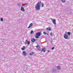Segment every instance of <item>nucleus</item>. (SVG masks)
Masks as SVG:
<instances>
[{
	"label": "nucleus",
	"mask_w": 73,
	"mask_h": 73,
	"mask_svg": "<svg viewBox=\"0 0 73 73\" xmlns=\"http://www.w3.org/2000/svg\"><path fill=\"white\" fill-rule=\"evenodd\" d=\"M41 4V2L39 1L36 4L35 7L36 10H40V4Z\"/></svg>",
	"instance_id": "obj_1"
},
{
	"label": "nucleus",
	"mask_w": 73,
	"mask_h": 73,
	"mask_svg": "<svg viewBox=\"0 0 73 73\" xmlns=\"http://www.w3.org/2000/svg\"><path fill=\"white\" fill-rule=\"evenodd\" d=\"M41 32H38L36 33V35L38 36H40L41 35Z\"/></svg>",
	"instance_id": "obj_2"
},
{
	"label": "nucleus",
	"mask_w": 73,
	"mask_h": 73,
	"mask_svg": "<svg viewBox=\"0 0 73 73\" xmlns=\"http://www.w3.org/2000/svg\"><path fill=\"white\" fill-rule=\"evenodd\" d=\"M28 44V45H29V44H30V41H28L27 40H26L25 42V44Z\"/></svg>",
	"instance_id": "obj_3"
},
{
	"label": "nucleus",
	"mask_w": 73,
	"mask_h": 73,
	"mask_svg": "<svg viewBox=\"0 0 73 73\" xmlns=\"http://www.w3.org/2000/svg\"><path fill=\"white\" fill-rule=\"evenodd\" d=\"M52 21L53 24H54V25L56 24V20H55V19H53L52 20Z\"/></svg>",
	"instance_id": "obj_4"
},
{
	"label": "nucleus",
	"mask_w": 73,
	"mask_h": 73,
	"mask_svg": "<svg viewBox=\"0 0 73 73\" xmlns=\"http://www.w3.org/2000/svg\"><path fill=\"white\" fill-rule=\"evenodd\" d=\"M64 38L66 39H67L68 38V36L67 34H65L64 35Z\"/></svg>",
	"instance_id": "obj_5"
},
{
	"label": "nucleus",
	"mask_w": 73,
	"mask_h": 73,
	"mask_svg": "<svg viewBox=\"0 0 73 73\" xmlns=\"http://www.w3.org/2000/svg\"><path fill=\"white\" fill-rule=\"evenodd\" d=\"M21 8V11H22L23 12H24V11H25V9H24V7L23 6H22Z\"/></svg>",
	"instance_id": "obj_6"
},
{
	"label": "nucleus",
	"mask_w": 73,
	"mask_h": 73,
	"mask_svg": "<svg viewBox=\"0 0 73 73\" xmlns=\"http://www.w3.org/2000/svg\"><path fill=\"white\" fill-rule=\"evenodd\" d=\"M32 25H33V24L32 23H31L29 27H28V29H29V28H31V27L32 26Z\"/></svg>",
	"instance_id": "obj_7"
},
{
	"label": "nucleus",
	"mask_w": 73,
	"mask_h": 73,
	"mask_svg": "<svg viewBox=\"0 0 73 73\" xmlns=\"http://www.w3.org/2000/svg\"><path fill=\"white\" fill-rule=\"evenodd\" d=\"M27 53L25 52V51H23V55H24V56H27Z\"/></svg>",
	"instance_id": "obj_8"
},
{
	"label": "nucleus",
	"mask_w": 73,
	"mask_h": 73,
	"mask_svg": "<svg viewBox=\"0 0 73 73\" xmlns=\"http://www.w3.org/2000/svg\"><path fill=\"white\" fill-rule=\"evenodd\" d=\"M46 29L48 31H51V29L50 27H48V28H46Z\"/></svg>",
	"instance_id": "obj_9"
},
{
	"label": "nucleus",
	"mask_w": 73,
	"mask_h": 73,
	"mask_svg": "<svg viewBox=\"0 0 73 73\" xmlns=\"http://www.w3.org/2000/svg\"><path fill=\"white\" fill-rule=\"evenodd\" d=\"M42 51H44L43 52L44 53L45 52V48H44L42 49Z\"/></svg>",
	"instance_id": "obj_10"
},
{
	"label": "nucleus",
	"mask_w": 73,
	"mask_h": 73,
	"mask_svg": "<svg viewBox=\"0 0 73 73\" xmlns=\"http://www.w3.org/2000/svg\"><path fill=\"white\" fill-rule=\"evenodd\" d=\"M25 49V46H23V48H21V49L22 50H24Z\"/></svg>",
	"instance_id": "obj_11"
},
{
	"label": "nucleus",
	"mask_w": 73,
	"mask_h": 73,
	"mask_svg": "<svg viewBox=\"0 0 73 73\" xmlns=\"http://www.w3.org/2000/svg\"><path fill=\"white\" fill-rule=\"evenodd\" d=\"M36 48H37V49H38V50H39V48H40V46H38V45L36 46Z\"/></svg>",
	"instance_id": "obj_12"
},
{
	"label": "nucleus",
	"mask_w": 73,
	"mask_h": 73,
	"mask_svg": "<svg viewBox=\"0 0 73 73\" xmlns=\"http://www.w3.org/2000/svg\"><path fill=\"white\" fill-rule=\"evenodd\" d=\"M31 41H32V42H35V41H36V40H35V39L33 38V39H31Z\"/></svg>",
	"instance_id": "obj_13"
},
{
	"label": "nucleus",
	"mask_w": 73,
	"mask_h": 73,
	"mask_svg": "<svg viewBox=\"0 0 73 73\" xmlns=\"http://www.w3.org/2000/svg\"><path fill=\"white\" fill-rule=\"evenodd\" d=\"M33 54H34V53L33 52H31L30 54V56H32V55H33Z\"/></svg>",
	"instance_id": "obj_14"
},
{
	"label": "nucleus",
	"mask_w": 73,
	"mask_h": 73,
	"mask_svg": "<svg viewBox=\"0 0 73 73\" xmlns=\"http://www.w3.org/2000/svg\"><path fill=\"white\" fill-rule=\"evenodd\" d=\"M57 67L58 69H61V66H57Z\"/></svg>",
	"instance_id": "obj_15"
},
{
	"label": "nucleus",
	"mask_w": 73,
	"mask_h": 73,
	"mask_svg": "<svg viewBox=\"0 0 73 73\" xmlns=\"http://www.w3.org/2000/svg\"><path fill=\"white\" fill-rule=\"evenodd\" d=\"M67 34L68 35H69V36H70V32H68L67 33Z\"/></svg>",
	"instance_id": "obj_16"
},
{
	"label": "nucleus",
	"mask_w": 73,
	"mask_h": 73,
	"mask_svg": "<svg viewBox=\"0 0 73 73\" xmlns=\"http://www.w3.org/2000/svg\"><path fill=\"white\" fill-rule=\"evenodd\" d=\"M61 1H62L63 3H65V0H61Z\"/></svg>",
	"instance_id": "obj_17"
},
{
	"label": "nucleus",
	"mask_w": 73,
	"mask_h": 73,
	"mask_svg": "<svg viewBox=\"0 0 73 73\" xmlns=\"http://www.w3.org/2000/svg\"><path fill=\"white\" fill-rule=\"evenodd\" d=\"M38 36H37V35H36V36H35V37L36 38H38Z\"/></svg>",
	"instance_id": "obj_18"
},
{
	"label": "nucleus",
	"mask_w": 73,
	"mask_h": 73,
	"mask_svg": "<svg viewBox=\"0 0 73 73\" xmlns=\"http://www.w3.org/2000/svg\"><path fill=\"white\" fill-rule=\"evenodd\" d=\"M1 21H3V18H1Z\"/></svg>",
	"instance_id": "obj_19"
},
{
	"label": "nucleus",
	"mask_w": 73,
	"mask_h": 73,
	"mask_svg": "<svg viewBox=\"0 0 73 73\" xmlns=\"http://www.w3.org/2000/svg\"><path fill=\"white\" fill-rule=\"evenodd\" d=\"M41 4H42V7H44V3H41Z\"/></svg>",
	"instance_id": "obj_20"
},
{
	"label": "nucleus",
	"mask_w": 73,
	"mask_h": 73,
	"mask_svg": "<svg viewBox=\"0 0 73 73\" xmlns=\"http://www.w3.org/2000/svg\"><path fill=\"white\" fill-rule=\"evenodd\" d=\"M33 33V31H32L31 33V34H32V33Z\"/></svg>",
	"instance_id": "obj_21"
},
{
	"label": "nucleus",
	"mask_w": 73,
	"mask_h": 73,
	"mask_svg": "<svg viewBox=\"0 0 73 73\" xmlns=\"http://www.w3.org/2000/svg\"><path fill=\"white\" fill-rule=\"evenodd\" d=\"M43 33L44 35H46V32H43Z\"/></svg>",
	"instance_id": "obj_22"
},
{
	"label": "nucleus",
	"mask_w": 73,
	"mask_h": 73,
	"mask_svg": "<svg viewBox=\"0 0 73 73\" xmlns=\"http://www.w3.org/2000/svg\"><path fill=\"white\" fill-rule=\"evenodd\" d=\"M54 49V47L51 48V50H53Z\"/></svg>",
	"instance_id": "obj_23"
},
{
	"label": "nucleus",
	"mask_w": 73,
	"mask_h": 73,
	"mask_svg": "<svg viewBox=\"0 0 73 73\" xmlns=\"http://www.w3.org/2000/svg\"><path fill=\"white\" fill-rule=\"evenodd\" d=\"M18 5H19V6H21V5H20V3H19V4H18Z\"/></svg>",
	"instance_id": "obj_24"
},
{
	"label": "nucleus",
	"mask_w": 73,
	"mask_h": 73,
	"mask_svg": "<svg viewBox=\"0 0 73 73\" xmlns=\"http://www.w3.org/2000/svg\"><path fill=\"white\" fill-rule=\"evenodd\" d=\"M50 35L51 36H52V32L50 33Z\"/></svg>",
	"instance_id": "obj_25"
},
{
	"label": "nucleus",
	"mask_w": 73,
	"mask_h": 73,
	"mask_svg": "<svg viewBox=\"0 0 73 73\" xmlns=\"http://www.w3.org/2000/svg\"><path fill=\"white\" fill-rule=\"evenodd\" d=\"M50 19H51L52 20H53V19H52V18H50Z\"/></svg>",
	"instance_id": "obj_26"
},
{
	"label": "nucleus",
	"mask_w": 73,
	"mask_h": 73,
	"mask_svg": "<svg viewBox=\"0 0 73 73\" xmlns=\"http://www.w3.org/2000/svg\"><path fill=\"white\" fill-rule=\"evenodd\" d=\"M47 52H49V50H48Z\"/></svg>",
	"instance_id": "obj_27"
},
{
	"label": "nucleus",
	"mask_w": 73,
	"mask_h": 73,
	"mask_svg": "<svg viewBox=\"0 0 73 73\" xmlns=\"http://www.w3.org/2000/svg\"><path fill=\"white\" fill-rule=\"evenodd\" d=\"M53 70H55L54 69H53Z\"/></svg>",
	"instance_id": "obj_28"
},
{
	"label": "nucleus",
	"mask_w": 73,
	"mask_h": 73,
	"mask_svg": "<svg viewBox=\"0 0 73 73\" xmlns=\"http://www.w3.org/2000/svg\"><path fill=\"white\" fill-rule=\"evenodd\" d=\"M47 35H49V34H47Z\"/></svg>",
	"instance_id": "obj_29"
},
{
	"label": "nucleus",
	"mask_w": 73,
	"mask_h": 73,
	"mask_svg": "<svg viewBox=\"0 0 73 73\" xmlns=\"http://www.w3.org/2000/svg\"><path fill=\"white\" fill-rule=\"evenodd\" d=\"M27 4H26V3H25V5H27Z\"/></svg>",
	"instance_id": "obj_30"
}]
</instances>
